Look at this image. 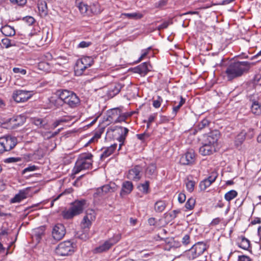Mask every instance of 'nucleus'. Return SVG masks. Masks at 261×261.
Returning a JSON list of instances; mask_svg holds the SVG:
<instances>
[{
	"label": "nucleus",
	"mask_w": 261,
	"mask_h": 261,
	"mask_svg": "<svg viewBox=\"0 0 261 261\" xmlns=\"http://www.w3.org/2000/svg\"><path fill=\"white\" fill-rule=\"evenodd\" d=\"M250 68V64L248 62H236L231 63L227 67L225 73L228 80L231 81L241 76L247 72Z\"/></svg>",
	"instance_id": "1"
},
{
	"label": "nucleus",
	"mask_w": 261,
	"mask_h": 261,
	"mask_svg": "<svg viewBox=\"0 0 261 261\" xmlns=\"http://www.w3.org/2000/svg\"><path fill=\"white\" fill-rule=\"evenodd\" d=\"M93 155L90 153H85L79 155L72 170L73 174L79 173L82 170L89 169L91 167Z\"/></svg>",
	"instance_id": "2"
},
{
	"label": "nucleus",
	"mask_w": 261,
	"mask_h": 261,
	"mask_svg": "<svg viewBox=\"0 0 261 261\" xmlns=\"http://www.w3.org/2000/svg\"><path fill=\"white\" fill-rule=\"evenodd\" d=\"M86 203V201L85 200L75 201L69 209L62 212L63 218L70 219L80 215L83 212Z\"/></svg>",
	"instance_id": "3"
},
{
	"label": "nucleus",
	"mask_w": 261,
	"mask_h": 261,
	"mask_svg": "<svg viewBox=\"0 0 261 261\" xmlns=\"http://www.w3.org/2000/svg\"><path fill=\"white\" fill-rule=\"evenodd\" d=\"M59 98L71 108L77 107L80 102L79 98L74 93L66 90L60 92Z\"/></svg>",
	"instance_id": "4"
},
{
	"label": "nucleus",
	"mask_w": 261,
	"mask_h": 261,
	"mask_svg": "<svg viewBox=\"0 0 261 261\" xmlns=\"http://www.w3.org/2000/svg\"><path fill=\"white\" fill-rule=\"evenodd\" d=\"M220 137V134L218 130L212 131L208 134L203 136L200 140L201 144H205L216 149L218 145V140Z\"/></svg>",
	"instance_id": "5"
},
{
	"label": "nucleus",
	"mask_w": 261,
	"mask_h": 261,
	"mask_svg": "<svg viewBox=\"0 0 261 261\" xmlns=\"http://www.w3.org/2000/svg\"><path fill=\"white\" fill-rule=\"evenodd\" d=\"M75 5L81 14L84 16L90 15L91 13L97 14L101 12L99 9V5L97 4H93L90 8L87 4L81 0H76Z\"/></svg>",
	"instance_id": "6"
},
{
	"label": "nucleus",
	"mask_w": 261,
	"mask_h": 261,
	"mask_svg": "<svg viewBox=\"0 0 261 261\" xmlns=\"http://www.w3.org/2000/svg\"><path fill=\"white\" fill-rule=\"evenodd\" d=\"M205 250V244L202 242H198L187 252L186 256L189 259L193 260L201 255Z\"/></svg>",
	"instance_id": "7"
},
{
	"label": "nucleus",
	"mask_w": 261,
	"mask_h": 261,
	"mask_svg": "<svg viewBox=\"0 0 261 261\" xmlns=\"http://www.w3.org/2000/svg\"><path fill=\"white\" fill-rule=\"evenodd\" d=\"M93 61L90 57H85L77 60L74 67V71L76 75H81L85 70L90 67Z\"/></svg>",
	"instance_id": "8"
},
{
	"label": "nucleus",
	"mask_w": 261,
	"mask_h": 261,
	"mask_svg": "<svg viewBox=\"0 0 261 261\" xmlns=\"http://www.w3.org/2000/svg\"><path fill=\"white\" fill-rule=\"evenodd\" d=\"M121 238V234H115L112 238L106 241L102 245L97 247L95 249L96 252L100 253L108 250L112 246L118 242Z\"/></svg>",
	"instance_id": "9"
},
{
	"label": "nucleus",
	"mask_w": 261,
	"mask_h": 261,
	"mask_svg": "<svg viewBox=\"0 0 261 261\" xmlns=\"http://www.w3.org/2000/svg\"><path fill=\"white\" fill-rule=\"evenodd\" d=\"M56 253L60 256H66L73 252L72 243L70 241L60 243L56 247Z\"/></svg>",
	"instance_id": "10"
},
{
	"label": "nucleus",
	"mask_w": 261,
	"mask_h": 261,
	"mask_svg": "<svg viewBox=\"0 0 261 261\" xmlns=\"http://www.w3.org/2000/svg\"><path fill=\"white\" fill-rule=\"evenodd\" d=\"M33 94V91L17 90L13 92V98L17 102H24L29 100Z\"/></svg>",
	"instance_id": "11"
},
{
	"label": "nucleus",
	"mask_w": 261,
	"mask_h": 261,
	"mask_svg": "<svg viewBox=\"0 0 261 261\" xmlns=\"http://www.w3.org/2000/svg\"><path fill=\"white\" fill-rule=\"evenodd\" d=\"M95 218L96 213L95 211L92 209L87 210L81 223L82 228L89 229Z\"/></svg>",
	"instance_id": "12"
},
{
	"label": "nucleus",
	"mask_w": 261,
	"mask_h": 261,
	"mask_svg": "<svg viewBox=\"0 0 261 261\" xmlns=\"http://www.w3.org/2000/svg\"><path fill=\"white\" fill-rule=\"evenodd\" d=\"M196 159V155L194 150H188L180 159V163L185 165L193 164Z\"/></svg>",
	"instance_id": "13"
},
{
	"label": "nucleus",
	"mask_w": 261,
	"mask_h": 261,
	"mask_svg": "<svg viewBox=\"0 0 261 261\" xmlns=\"http://www.w3.org/2000/svg\"><path fill=\"white\" fill-rule=\"evenodd\" d=\"M65 233L64 226L62 224H57L53 228L52 237L54 240L60 241L64 237Z\"/></svg>",
	"instance_id": "14"
},
{
	"label": "nucleus",
	"mask_w": 261,
	"mask_h": 261,
	"mask_svg": "<svg viewBox=\"0 0 261 261\" xmlns=\"http://www.w3.org/2000/svg\"><path fill=\"white\" fill-rule=\"evenodd\" d=\"M142 170V167L139 165L135 166L128 171L127 174V178L134 180H139L141 177V172Z\"/></svg>",
	"instance_id": "15"
},
{
	"label": "nucleus",
	"mask_w": 261,
	"mask_h": 261,
	"mask_svg": "<svg viewBox=\"0 0 261 261\" xmlns=\"http://www.w3.org/2000/svg\"><path fill=\"white\" fill-rule=\"evenodd\" d=\"M1 138L3 143L5 145L6 151L11 150L17 144V139L15 137L6 136Z\"/></svg>",
	"instance_id": "16"
},
{
	"label": "nucleus",
	"mask_w": 261,
	"mask_h": 261,
	"mask_svg": "<svg viewBox=\"0 0 261 261\" xmlns=\"http://www.w3.org/2000/svg\"><path fill=\"white\" fill-rule=\"evenodd\" d=\"M217 175L216 173H214L210 176L207 178L202 181L200 184L199 187L201 190H205L207 187L215 181Z\"/></svg>",
	"instance_id": "17"
},
{
	"label": "nucleus",
	"mask_w": 261,
	"mask_h": 261,
	"mask_svg": "<svg viewBox=\"0 0 261 261\" xmlns=\"http://www.w3.org/2000/svg\"><path fill=\"white\" fill-rule=\"evenodd\" d=\"M122 87V86L120 84L112 85L107 91V94L108 96L110 98H113L119 93Z\"/></svg>",
	"instance_id": "18"
},
{
	"label": "nucleus",
	"mask_w": 261,
	"mask_h": 261,
	"mask_svg": "<svg viewBox=\"0 0 261 261\" xmlns=\"http://www.w3.org/2000/svg\"><path fill=\"white\" fill-rule=\"evenodd\" d=\"M199 153L202 155H209L216 151V149L212 148L208 145L201 144L199 149Z\"/></svg>",
	"instance_id": "19"
},
{
	"label": "nucleus",
	"mask_w": 261,
	"mask_h": 261,
	"mask_svg": "<svg viewBox=\"0 0 261 261\" xmlns=\"http://www.w3.org/2000/svg\"><path fill=\"white\" fill-rule=\"evenodd\" d=\"M133 189V185L131 181H125L122 186V189L120 193L121 196L130 193Z\"/></svg>",
	"instance_id": "20"
},
{
	"label": "nucleus",
	"mask_w": 261,
	"mask_h": 261,
	"mask_svg": "<svg viewBox=\"0 0 261 261\" xmlns=\"http://www.w3.org/2000/svg\"><path fill=\"white\" fill-rule=\"evenodd\" d=\"M27 190H20L19 193L15 195V196L11 200L12 203L19 202L22 200L25 199L27 197Z\"/></svg>",
	"instance_id": "21"
},
{
	"label": "nucleus",
	"mask_w": 261,
	"mask_h": 261,
	"mask_svg": "<svg viewBox=\"0 0 261 261\" xmlns=\"http://www.w3.org/2000/svg\"><path fill=\"white\" fill-rule=\"evenodd\" d=\"M117 146L116 144H114L109 147L103 148V151L100 156L101 159H105L112 154L116 149Z\"/></svg>",
	"instance_id": "22"
},
{
	"label": "nucleus",
	"mask_w": 261,
	"mask_h": 261,
	"mask_svg": "<svg viewBox=\"0 0 261 261\" xmlns=\"http://www.w3.org/2000/svg\"><path fill=\"white\" fill-rule=\"evenodd\" d=\"M117 189L116 184L114 182H111L109 184L104 185L100 187L99 190L103 191L104 194L114 192Z\"/></svg>",
	"instance_id": "23"
},
{
	"label": "nucleus",
	"mask_w": 261,
	"mask_h": 261,
	"mask_svg": "<svg viewBox=\"0 0 261 261\" xmlns=\"http://www.w3.org/2000/svg\"><path fill=\"white\" fill-rule=\"evenodd\" d=\"M1 31L6 36H13L15 34V31L13 27L8 25L2 27Z\"/></svg>",
	"instance_id": "24"
},
{
	"label": "nucleus",
	"mask_w": 261,
	"mask_h": 261,
	"mask_svg": "<svg viewBox=\"0 0 261 261\" xmlns=\"http://www.w3.org/2000/svg\"><path fill=\"white\" fill-rule=\"evenodd\" d=\"M67 63V59L65 57H58L56 58L51 64L55 66L56 69H58L59 66H60L62 65L65 64Z\"/></svg>",
	"instance_id": "25"
},
{
	"label": "nucleus",
	"mask_w": 261,
	"mask_h": 261,
	"mask_svg": "<svg viewBox=\"0 0 261 261\" xmlns=\"http://www.w3.org/2000/svg\"><path fill=\"white\" fill-rule=\"evenodd\" d=\"M149 66L148 63L144 62L137 67V72L140 74H146L150 70Z\"/></svg>",
	"instance_id": "26"
},
{
	"label": "nucleus",
	"mask_w": 261,
	"mask_h": 261,
	"mask_svg": "<svg viewBox=\"0 0 261 261\" xmlns=\"http://www.w3.org/2000/svg\"><path fill=\"white\" fill-rule=\"evenodd\" d=\"M166 206L164 201L159 200L155 202L154 204V210L157 212H163Z\"/></svg>",
	"instance_id": "27"
},
{
	"label": "nucleus",
	"mask_w": 261,
	"mask_h": 261,
	"mask_svg": "<svg viewBox=\"0 0 261 261\" xmlns=\"http://www.w3.org/2000/svg\"><path fill=\"white\" fill-rule=\"evenodd\" d=\"M246 136V133L244 131H242L239 134H238L235 140L236 145L239 146L242 144L245 139Z\"/></svg>",
	"instance_id": "28"
},
{
	"label": "nucleus",
	"mask_w": 261,
	"mask_h": 261,
	"mask_svg": "<svg viewBox=\"0 0 261 261\" xmlns=\"http://www.w3.org/2000/svg\"><path fill=\"white\" fill-rule=\"evenodd\" d=\"M238 195V193L236 191L232 190L227 192L224 195L225 199L227 201H230L233 199Z\"/></svg>",
	"instance_id": "29"
},
{
	"label": "nucleus",
	"mask_w": 261,
	"mask_h": 261,
	"mask_svg": "<svg viewBox=\"0 0 261 261\" xmlns=\"http://www.w3.org/2000/svg\"><path fill=\"white\" fill-rule=\"evenodd\" d=\"M85 230H81L77 231L75 234V237L82 240H86L89 238L88 233L87 230L88 229H84Z\"/></svg>",
	"instance_id": "30"
},
{
	"label": "nucleus",
	"mask_w": 261,
	"mask_h": 261,
	"mask_svg": "<svg viewBox=\"0 0 261 261\" xmlns=\"http://www.w3.org/2000/svg\"><path fill=\"white\" fill-rule=\"evenodd\" d=\"M251 111L255 114L261 113V108L259 103L256 101L253 102L251 106Z\"/></svg>",
	"instance_id": "31"
},
{
	"label": "nucleus",
	"mask_w": 261,
	"mask_h": 261,
	"mask_svg": "<svg viewBox=\"0 0 261 261\" xmlns=\"http://www.w3.org/2000/svg\"><path fill=\"white\" fill-rule=\"evenodd\" d=\"M1 43L2 46L6 48L14 45V41H12L7 38L3 39L1 41Z\"/></svg>",
	"instance_id": "32"
},
{
	"label": "nucleus",
	"mask_w": 261,
	"mask_h": 261,
	"mask_svg": "<svg viewBox=\"0 0 261 261\" xmlns=\"http://www.w3.org/2000/svg\"><path fill=\"white\" fill-rule=\"evenodd\" d=\"M149 182L148 181H146L144 183L141 184L138 186L139 190L144 194H147L148 192V188Z\"/></svg>",
	"instance_id": "33"
},
{
	"label": "nucleus",
	"mask_w": 261,
	"mask_h": 261,
	"mask_svg": "<svg viewBox=\"0 0 261 261\" xmlns=\"http://www.w3.org/2000/svg\"><path fill=\"white\" fill-rule=\"evenodd\" d=\"M239 246L244 250H247L250 247V242L248 239L243 238L240 243Z\"/></svg>",
	"instance_id": "34"
},
{
	"label": "nucleus",
	"mask_w": 261,
	"mask_h": 261,
	"mask_svg": "<svg viewBox=\"0 0 261 261\" xmlns=\"http://www.w3.org/2000/svg\"><path fill=\"white\" fill-rule=\"evenodd\" d=\"M71 119V117H70V116H68L64 118H61V119L57 120L53 123V127H54V128H55L57 127L59 125H60V123H61L62 122H68V121H70Z\"/></svg>",
	"instance_id": "35"
},
{
	"label": "nucleus",
	"mask_w": 261,
	"mask_h": 261,
	"mask_svg": "<svg viewBox=\"0 0 261 261\" xmlns=\"http://www.w3.org/2000/svg\"><path fill=\"white\" fill-rule=\"evenodd\" d=\"M156 166L153 164H150L146 170V174L150 176L152 175L155 172Z\"/></svg>",
	"instance_id": "36"
},
{
	"label": "nucleus",
	"mask_w": 261,
	"mask_h": 261,
	"mask_svg": "<svg viewBox=\"0 0 261 261\" xmlns=\"http://www.w3.org/2000/svg\"><path fill=\"white\" fill-rule=\"evenodd\" d=\"M122 15L129 18H141L142 17V15L139 13H124Z\"/></svg>",
	"instance_id": "37"
},
{
	"label": "nucleus",
	"mask_w": 261,
	"mask_h": 261,
	"mask_svg": "<svg viewBox=\"0 0 261 261\" xmlns=\"http://www.w3.org/2000/svg\"><path fill=\"white\" fill-rule=\"evenodd\" d=\"M195 199L193 198H190L187 201V202L185 204V207L187 209L192 210L194 207V206L195 205Z\"/></svg>",
	"instance_id": "38"
},
{
	"label": "nucleus",
	"mask_w": 261,
	"mask_h": 261,
	"mask_svg": "<svg viewBox=\"0 0 261 261\" xmlns=\"http://www.w3.org/2000/svg\"><path fill=\"white\" fill-rule=\"evenodd\" d=\"M186 185L187 189L189 192H192V191H193V190L194 189L195 185V183L194 181L188 180L186 182Z\"/></svg>",
	"instance_id": "39"
},
{
	"label": "nucleus",
	"mask_w": 261,
	"mask_h": 261,
	"mask_svg": "<svg viewBox=\"0 0 261 261\" xmlns=\"http://www.w3.org/2000/svg\"><path fill=\"white\" fill-rule=\"evenodd\" d=\"M185 102V100L180 96V101L178 105L176 106H175L173 108V113L174 115H176L178 111L179 110L180 107L184 105V103Z\"/></svg>",
	"instance_id": "40"
},
{
	"label": "nucleus",
	"mask_w": 261,
	"mask_h": 261,
	"mask_svg": "<svg viewBox=\"0 0 261 261\" xmlns=\"http://www.w3.org/2000/svg\"><path fill=\"white\" fill-rule=\"evenodd\" d=\"M60 130H61V129H58L57 131H56L54 133H51L50 132H46V133H44V134L42 133V135L44 137H45L47 139H49L51 137H54V136H55L57 134H58L60 132Z\"/></svg>",
	"instance_id": "41"
},
{
	"label": "nucleus",
	"mask_w": 261,
	"mask_h": 261,
	"mask_svg": "<svg viewBox=\"0 0 261 261\" xmlns=\"http://www.w3.org/2000/svg\"><path fill=\"white\" fill-rule=\"evenodd\" d=\"M163 101V99L160 96H158L157 99L153 100L152 105L155 108H159Z\"/></svg>",
	"instance_id": "42"
},
{
	"label": "nucleus",
	"mask_w": 261,
	"mask_h": 261,
	"mask_svg": "<svg viewBox=\"0 0 261 261\" xmlns=\"http://www.w3.org/2000/svg\"><path fill=\"white\" fill-rule=\"evenodd\" d=\"M151 49V47H148L147 49L142 50V55L140 56V57L139 58L138 60L137 61V62H141L148 54L149 50Z\"/></svg>",
	"instance_id": "43"
},
{
	"label": "nucleus",
	"mask_w": 261,
	"mask_h": 261,
	"mask_svg": "<svg viewBox=\"0 0 261 261\" xmlns=\"http://www.w3.org/2000/svg\"><path fill=\"white\" fill-rule=\"evenodd\" d=\"M13 71L15 73H19L21 75H25L27 74V70L25 69L19 67L13 68Z\"/></svg>",
	"instance_id": "44"
},
{
	"label": "nucleus",
	"mask_w": 261,
	"mask_h": 261,
	"mask_svg": "<svg viewBox=\"0 0 261 261\" xmlns=\"http://www.w3.org/2000/svg\"><path fill=\"white\" fill-rule=\"evenodd\" d=\"M128 132V129L126 128H124V132H123L124 136L123 135H121L119 138V141L121 143L119 144V150L120 149V148H121L122 145L123 144V142L125 139V136H126Z\"/></svg>",
	"instance_id": "45"
},
{
	"label": "nucleus",
	"mask_w": 261,
	"mask_h": 261,
	"mask_svg": "<svg viewBox=\"0 0 261 261\" xmlns=\"http://www.w3.org/2000/svg\"><path fill=\"white\" fill-rule=\"evenodd\" d=\"M10 2L14 5L23 6L27 3V0H10Z\"/></svg>",
	"instance_id": "46"
},
{
	"label": "nucleus",
	"mask_w": 261,
	"mask_h": 261,
	"mask_svg": "<svg viewBox=\"0 0 261 261\" xmlns=\"http://www.w3.org/2000/svg\"><path fill=\"white\" fill-rule=\"evenodd\" d=\"M208 121L206 119H203L201 121V122L198 124V129H201L203 128L208 125Z\"/></svg>",
	"instance_id": "47"
},
{
	"label": "nucleus",
	"mask_w": 261,
	"mask_h": 261,
	"mask_svg": "<svg viewBox=\"0 0 261 261\" xmlns=\"http://www.w3.org/2000/svg\"><path fill=\"white\" fill-rule=\"evenodd\" d=\"M167 4V0H160L158 3H155V7L156 8H161L165 6Z\"/></svg>",
	"instance_id": "48"
},
{
	"label": "nucleus",
	"mask_w": 261,
	"mask_h": 261,
	"mask_svg": "<svg viewBox=\"0 0 261 261\" xmlns=\"http://www.w3.org/2000/svg\"><path fill=\"white\" fill-rule=\"evenodd\" d=\"M155 118V115H151L149 116L148 120L146 121L147 122V127L149 128L150 124L154 121Z\"/></svg>",
	"instance_id": "49"
},
{
	"label": "nucleus",
	"mask_w": 261,
	"mask_h": 261,
	"mask_svg": "<svg viewBox=\"0 0 261 261\" xmlns=\"http://www.w3.org/2000/svg\"><path fill=\"white\" fill-rule=\"evenodd\" d=\"M36 169H37L36 166H35L34 165L28 167L27 168H25L23 170V173H25L27 172L34 171H35Z\"/></svg>",
	"instance_id": "50"
},
{
	"label": "nucleus",
	"mask_w": 261,
	"mask_h": 261,
	"mask_svg": "<svg viewBox=\"0 0 261 261\" xmlns=\"http://www.w3.org/2000/svg\"><path fill=\"white\" fill-rule=\"evenodd\" d=\"M250 258L245 255H240L238 257V261H251Z\"/></svg>",
	"instance_id": "51"
},
{
	"label": "nucleus",
	"mask_w": 261,
	"mask_h": 261,
	"mask_svg": "<svg viewBox=\"0 0 261 261\" xmlns=\"http://www.w3.org/2000/svg\"><path fill=\"white\" fill-rule=\"evenodd\" d=\"M90 44L91 43L90 42L82 41L79 44L78 47L81 48H85L88 47Z\"/></svg>",
	"instance_id": "52"
},
{
	"label": "nucleus",
	"mask_w": 261,
	"mask_h": 261,
	"mask_svg": "<svg viewBox=\"0 0 261 261\" xmlns=\"http://www.w3.org/2000/svg\"><path fill=\"white\" fill-rule=\"evenodd\" d=\"M24 20L29 25H32L35 21V19L31 16H28L24 18Z\"/></svg>",
	"instance_id": "53"
},
{
	"label": "nucleus",
	"mask_w": 261,
	"mask_h": 261,
	"mask_svg": "<svg viewBox=\"0 0 261 261\" xmlns=\"http://www.w3.org/2000/svg\"><path fill=\"white\" fill-rule=\"evenodd\" d=\"M182 242L185 245H187L190 242V237L189 235H185L182 239Z\"/></svg>",
	"instance_id": "54"
},
{
	"label": "nucleus",
	"mask_w": 261,
	"mask_h": 261,
	"mask_svg": "<svg viewBox=\"0 0 261 261\" xmlns=\"http://www.w3.org/2000/svg\"><path fill=\"white\" fill-rule=\"evenodd\" d=\"M186 200V195L185 194L180 193L178 196V200L180 203H183Z\"/></svg>",
	"instance_id": "55"
},
{
	"label": "nucleus",
	"mask_w": 261,
	"mask_h": 261,
	"mask_svg": "<svg viewBox=\"0 0 261 261\" xmlns=\"http://www.w3.org/2000/svg\"><path fill=\"white\" fill-rule=\"evenodd\" d=\"M6 151L4 144L3 143L2 138H0V153Z\"/></svg>",
	"instance_id": "56"
},
{
	"label": "nucleus",
	"mask_w": 261,
	"mask_h": 261,
	"mask_svg": "<svg viewBox=\"0 0 261 261\" xmlns=\"http://www.w3.org/2000/svg\"><path fill=\"white\" fill-rule=\"evenodd\" d=\"M34 123L36 125L38 126L41 127L43 125V124H42L43 121L41 119H34Z\"/></svg>",
	"instance_id": "57"
},
{
	"label": "nucleus",
	"mask_w": 261,
	"mask_h": 261,
	"mask_svg": "<svg viewBox=\"0 0 261 261\" xmlns=\"http://www.w3.org/2000/svg\"><path fill=\"white\" fill-rule=\"evenodd\" d=\"M169 25V22L167 21L164 22L162 24L158 26L159 30L167 28Z\"/></svg>",
	"instance_id": "58"
},
{
	"label": "nucleus",
	"mask_w": 261,
	"mask_h": 261,
	"mask_svg": "<svg viewBox=\"0 0 261 261\" xmlns=\"http://www.w3.org/2000/svg\"><path fill=\"white\" fill-rule=\"evenodd\" d=\"M7 81V77L4 73L0 74V84H3Z\"/></svg>",
	"instance_id": "59"
},
{
	"label": "nucleus",
	"mask_w": 261,
	"mask_h": 261,
	"mask_svg": "<svg viewBox=\"0 0 261 261\" xmlns=\"http://www.w3.org/2000/svg\"><path fill=\"white\" fill-rule=\"evenodd\" d=\"M100 188H98L96 190V192L94 194V196L95 197L97 196H101L103 195L104 193H103V191L99 190Z\"/></svg>",
	"instance_id": "60"
},
{
	"label": "nucleus",
	"mask_w": 261,
	"mask_h": 261,
	"mask_svg": "<svg viewBox=\"0 0 261 261\" xmlns=\"http://www.w3.org/2000/svg\"><path fill=\"white\" fill-rule=\"evenodd\" d=\"M246 135L250 139L253 138L254 135V130L253 129H249L248 133H246Z\"/></svg>",
	"instance_id": "61"
},
{
	"label": "nucleus",
	"mask_w": 261,
	"mask_h": 261,
	"mask_svg": "<svg viewBox=\"0 0 261 261\" xmlns=\"http://www.w3.org/2000/svg\"><path fill=\"white\" fill-rule=\"evenodd\" d=\"M220 219L219 218H215L213 220L211 224L212 225L215 226V225L218 224L220 223Z\"/></svg>",
	"instance_id": "62"
},
{
	"label": "nucleus",
	"mask_w": 261,
	"mask_h": 261,
	"mask_svg": "<svg viewBox=\"0 0 261 261\" xmlns=\"http://www.w3.org/2000/svg\"><path fill=\"white\" fill-rule=\"evenodd\" d=\"M6 188V184L4 180H0V191H4Z\"/></svg>",
	"instance_id": "63"
},
{
	"label": "nucleus",
	"mask_w": 261,
	"mask_h": 261,
	"mask_svg": "<svg viewBox=\"0 0 261 261\" xmlns=\"http://www.w3.org/2000/svg\"><path fill=\"white\" fill-rule=\"evenodd\" d=\"M148 223L150 225H154L155 223V219L153 218H150L148 219Z\"/></svg>",
	"instance_id": "64"
}]
</instances>
